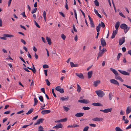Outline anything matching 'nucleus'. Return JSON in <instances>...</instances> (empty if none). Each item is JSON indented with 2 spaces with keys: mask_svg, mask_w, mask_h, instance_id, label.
<instances>
[{
  "mask_svg": "<svg viewBox=\"0 0 131 131\" xmlns=\"http://www.w3.org/2000/svg\"><path fill=\"white\" fill-rule=\"evenodd\" d=\"M110 69L115 74V78L116 79L119 80L122 82H123L124 81V80L121 78V77L118 76L119 74L116 71L112 68H110Z\"/></svg>",
  "mask_w": 131,
  "mask_h": 131,
  "instance_id": "obj_1",
  "label": "nucleus"
},
{
  "mask_svg": "<svg viewBox=\"0 0 131 131\" xmlns=\"http://www.w3.org/2000/svg\"><path fill=\"white\" fill-rule=\"evenodd\" d=\"M120 27L121 28L124 30V32L126 34L130 28V27H128L127 25L125 24L121 25Z\"/></svg>",
  "mask_w": 131,
  "mask_h": 131,
  "instance_id": "obj_2",
  "label": "nucleus"
},
{
  "mask_svg": "<svg viewBox=\"0 0 131 131\" xmlns=\"http://www.w3.org/2000/svg\"><path fill=\"white\" fill-rule=\"evenodd\" d=\"M96 94L100 97H103L105 95L104 92L101 90L96 91L95 92Z\"/></svg>",
  "mask_w": 131,
  "mask_h": 131,
  "instance_id": "obj_3",
  "label": "nucleus"
},
{
  "mask_svg": "<svg viewBox=\"0 0 131 131\" xmlns=\"http://www.w3.org/2000/svg\"><path fill=\"white\" fill-rule=\"evenodd\" d=\"M110 82L118 86L119 85V83L116 80L114 79H112L110 80Z\"/></svg>",
  "mask_w": 131,
  "mask_h": 131,
  "instance_id": "obj_4",
  "label": "nucleus"
},
{
  "mask_svg": "<svg viewBox=\"0 0 131 131\" xmlns=\"http://www.w3.org/2000/svg\"><path fill=\"white\" fill-rule=\"evenodd\" d=\"M62 127L63 126L62 124L61 123H59L57 124L55 126H54L53 127V128H55L57 130L59 128H62Z\"/></svg>",
  "mask_w": 131,
  "mask_h": 131,
  "instance_id": "obj_5",
  "label": "nucleus"
},
{
  "mask_svg": "<svg viewBox=\"0 0 131 131\" xmlns=\"http://www.w3.org/2000/svg\"><path fill=\"white\" fill-rule=\"evenodd\" d=\"M118 71L122 74L125 75H129L130 74L129 73L126 72L125 71L121 70H119Z\"/></svg>",
  "mask_w": 131,
  "mask_h": 131,
  "instance_id": "obj_6",
  "label": "nucleus"
},
{
  "mask_svg": "<svg viewBox=\"0 0 131 131\" xmlns=\"http://www.w3.org/2000/svg\"><path fill=\"white\" fill-rule=\"evenodd\" d=\"M112 110V108H108L105 109L104 110H101L100 111L103 112L105 113H107L109 112H111Z\"/></svg>",
  "mask_w": 131,
  "mask_h": 131,
  "instance_id": "obj_7",
  "label": "nucleus"
},
{
  "mask_svg": "<svg viewBox=\"0 0 131 131\" xmlns=\"http://www.w3.org/2000/svg\"><path fill=\"white\" fill-rule=\"evenodd\" d=\"M44 120L43 118H40L37 121L36 123L34 124V125H39L40 124V123H42L43 121Z\"/></svg>",
  "mask_w": 131,
  "mask_h": 131,
  "instance_id": "obj_8",
  "label": "nucleus"
},
{
  "mask_svg": "<svg viewBox=\"0 0 131 131\" xmlns=\"http://www.w3.org/2000/svg\"><path fill=\"white\" fill-rule=\"evenodd\" d=\"M78 101L79 102L85 104H87L89 103V101L85 99L79 100Z\"/></svg>",
  "mask_w": 131,
  "mask_h": 131,
  "instance_id": "obj_9",
  "label": "nucleus"
},
{
  "mask_svg": "<svg viewBox=\"0 0 131 131\" xmlns=\"http://www.w3.org/2000/svg\"><path fill=\"white\" fill-rule=\"evenodd\" d=\"M32 68H30L29 67H27V68L28 69H29L31 70V71H32V72L34 73H35L36 71V69L35 68V67L34 66V65L33 63H32Z\"/></svg>",
  "mask_w": 131,
  "mask_h": 131,
  "instance_id": "obj_10",
  "label": "nucleus"
},
{
  "mask_svg": "<svg viewBox=\"0 0 131 131\" xmlns=\"http://www.w3.org/2000/svg\"><path fill=\"white\" fill-rule=\"evenodd\" d=\"M125 42L124 37H123L121 39H120L119 40V44L120 45H121L123 44Z\"/></svg>",
  "mask_w": 131,
  "mask_h": 131,
  "instance_id": "obj_11",
  "label": "nucleus"
},
{
  "mask_svg": "<svg viewBox=\"0 0 131 131\" xmlns=\"http://www.w3.org/2000/svg\"><path fill=\"white\" fill-rule=\"evenodd\" d=\"M101 44L103 47H104L106 45V43L104 39L103 38H101Z\"/></svg>",
  "mask_w": 131,
  "mask_h": 131,
  "instance_id": "obj_12",
  "label": "nucleus"
},
{
  "mask_svg": "<svg viewBox=\"0 0 131 131\" xmlns=\"http://www.w3.org/2000/svg\"><path fill=\"white\" fill-rule=\"evenodd\" d=\"M131 112V106L127 107L126 110V114L127 115Z\"/></svg>",
  "mask_w": 131,
  "mask_h": 131,
  "instance_id": "obj_13",
  "label": "nucleus"
},
{
  "mask_svg": "<svg viewBox=\"0 0 131 131\" xmlns=\"http://www.w3.org/2000/svg\"><path fill=\"white\" fill-rule=\"evenodd\" d=\"M117 30H115L113 31L111 37V38L113 39L115 37V35L117 33Z\"/></svg>",
  "mask_w": 131,
  "mask_h": 131,
  "instance_id": "obj_14",
  "label": "nucleus"
},
{
  "mask_svg": "<svg viewBox=\"0 0 131 131\" xmlns=\"http://www.w3.org/2000/svg\"><path fill=\"white\" fill-rule=\"evenodd\" d=\"M51 111L49 110H42L41 112V113L43 115H45L49 113Z\"/></svg>",
  "mask_w": 131,
  "mask_h": 131,
  "instance_id": "obj_15",
  "label": "nucleus"
},
{
  "mask_svg": "<svg viewBox=\"0 0 131 131\" xmlns=\"http://www.w3.org/2000/svg\"><path fill=\"white\" fill-rule=\"evenodd\" d=\"M75 74L77 76L81 79H84V78L83 74L82 73H76Z\"/></svg>",
  "mask_w": 131,
  "mask_h": 131,
  "instance_id": "obj_16",
  "label": "nucleus"
},
{
  "mask_svg": "<svg viewBox=\"0 0 131 131\" xmlns=\"http://www.w3.org/2000/svg\"><path fill=\"white\" fill-rule=\"evenodd\" d=\"M103 118H99L98 117H96L92 119L93 121H100L103 120Z\"/></svg>",
  "mask_w": 131,
  "mask_h": 131,
  "instance_id": "obj_17",
  "label": "nucleus"
},
{
  "mask_svg": "<svg viewBox=\"0 0 131 131\" xmlns=\"http://www.w3.org/2000/svg\"><path fill=\"white\" fill-rule=\"evenodd\" d=\"M84 114V113L81 112L78 113L75 115V116L77 117H80L83 116Z\"/></svg>",
  "mask_w": 131,
  "mask_h": 131,
  "instance_id": "obj_18",
  "label": "nucleus"
},
{
  "mask_svg": "<svg viewBox=\"0 0 131 131\" xmlns=\"http://www.w3.org/2000/svg\"><path fill=\"white\" fill-rule=\"evenodd\" d=\"M100 83V81L99 80H96L94 82L93 84L94 86L96 87L97 85Z\"/></svg>",
  "mask_w": 131,
  "mask_h": 131,
  "instance_id": "obj_19",
  "label": "nucleus"
},
{
  "mask_svg": "<svg viewBox=\"0 0 131 131\" xmlns=\"http://www.w3.org/2000/svg\"><path fill=\"white\" fill-rule=\"evenodd\" d=\"M92 105L95 106H102L103 105L99 103H94Z\"/></svg>",
  "mask_w": 131,
  "mask_h": 131,
  "instance_id": "obj_20",
  "label": "nucleus"
},
{
  "mask_svg": "<svg viewBox=\"0 0 131 131\" xmlns=\"http://www.w3.org/2000/svg\"><path fill=\"white\" fill-rule=\"evenodd\" d=\"M93 74V71H89L88 73V78L89 79L92 76Z\"/></svg>",
  "mask_w": 131,
  "mask_h": 131,
  "instance_id": "obj_21",
  "label": "nucleus"
},
{
  "mask_svg": "<svg viewBox=\"0 0 131 131\" xmlns=\"http://www.w3.org/2000/svg\"><path fill=\"white\" fill-rule=\"evenodd\" d=\"M70 63L71 67H77L79 66L78 64H74L72 62H70Z\"/></svg>",
  "mask_w": 131,
  "mask_h": 131,
  "instance_id": "obj_22",
  "label": "nucleus"
},
{
  "mask_svg": "<svg viewBox=\"0 0 131 131\" xmlns=\"http://www.w3.org/2000/svg\"><path fill=\"white\" fill-rule=\"evenodd\" d=\"M3 36L11 38L14 37V36L12 35L5 34L3 35Z\"/></svg>",
  "mask_w": 131,
  "mask_h": 131,
  "instance_id": "obj_23",
  "label": "nucleus"
},
{
  "mask_svg": "<svg viewBox=\"0 0 131 131\" xmlns=\"http://www.w3.org/2000/svg\"><path fill=\"white\" fill-rule=\"evenodd\" d=\"M66 97V96H65V97H62L61 98L60 100L62 101H64L65 100H66L67 101L69 99V96H67Z\"/></svg>",
  "mask_w": 131,
  "mask_h": 131,
  "instance_id": "obj_24",
  "label": "nucleus"
},
{
  "mask_svg": "<svg viewBox=\"0 0 131 131\" xmlns=\"http://www.w3.org/2000/svg\"><path fill=\"white\" fill-rule=\"evenodd\" d=\"M46 39L47 41L48 44L49 45H50L51 44V40L50 38L48 37H47L46 38Z\"/></svg>",
  "mask_w": 131,
  "mask_h": 131,
  "instance_id": "obj_25",
  "label": "nucleus"
},
{
  "mask_svg": "<svg viewBox=\"0 0 131 131\" xmlns=\"http://www.w3.org/2000/svg\"><path fill=\"white\" fill-rule=\"evenodd\" d=\"M119 26V21L117 22L115 24V27L116 30H117L118 27Z\"/></svg>",
  "mask_w": 131,
  "mask_h": 131,
  "instance_id": "obj_26",
  "label": "nucleus"
},
{
  "mask_svg": "<svg viewBox=\"0 0 131 131\" xmlns=\"http://www.w3.org/2000/svg\"><path fill=\"white\" fill-rule=\"evenodd\" d=\"M34 110L33 108H31L28 111V112L26 113V114L27 115L31 113Z\"/></svg>",
  "mask_w": 131,
  "mask_h": 131,
  "instance_id": "obj_27",
  "label": "nucleus"
},
{
  "mask_svg": "<svg viewBox=\"0 0 131 131\" xmlns=\"http://www.w3.org/2000/svg\"><path fill=\"white\" fill-rule=\"evenodd\" d=\"M43 128L41 125H40L38 127V131H45L43 130Z\"/></svg>",
  "mask_w": 131,
  "mask_h": 131,
  "instance_id": "obj_28",
  "label": "nucleus"
},
{
  "mask_svg": "<svg viewBox=\"0 0 131 131\" xmlns=\"http://www.w3.org/2000/svg\"><path fill=\"white\" fill-rule=\"evenodd\" d=\"M104 53L101 50L98 53V57H101L104 54Z\"/></svg>",
  "mask_w": 131,
  "mask_h": 131,
  "instance_id": "obj_29",
  "label": "nucleus"
},
{
  "mask_svg": "<svg viewBox=\"0 0 131 131\" xmlns=\"http://www.w3.org/2000/svg\"><path fill=\"white\" fill-rule=\"evenodd\" d=\"M77 91L78 92H79L81 91V88L80 86L78 84H77Z\"/></svg>",
  "mask_w": 131,
  "mask_h": 131,
  "instance_id": "obj_30",
  "label": "nucleus"
},
{
  "mask_svg": "<svg viewBox=\"0 0 131 131\" xmlns=\"http://www.w3.org/2000/svg\"><path fill=\"white\" fill-rule=\"evenodd\" d=\"M100 24H99L98 25L96 28V29L97 32H99L100 31Z\"/></svg>",
  "mask_w": 131,
  "mask_h": 131,
  "instance_id": "obj_31",
  "label": "nucleus"
},
{
  "mask_svg": "<svg viewBox=\"0 0 131 131\" xmlns=\"http://www.w3.org/2000/svg\"><path fill=\"white\" fill-rule=\"evenodd\" d=\"M94 2L96 6H99V3L97 1V0H95V1H94Z\"/></svg>",
  "mask_w": 131,
  "mask_h": 131,
  "instance_id": "obj_32",
  "label": "nucleus"
},
{
  "mask_svg": "<svg viewBox=\"0 0 131 131\" xmlns=\"http://www.w3.org/2000/svg\"><path fill=\"white\" fill-rule=\"evenodd\" d=\"M115 129L116 131H123L119 127H116L115 128Z\"/></svg>",
  "mask_w": 131,
  "mask_h": 131,
  "instance_id": "obj_33",
  "label": "nucleus"
},
{
  "mask_svg": "<svg viewBox=\"0 0 131 131\" xmlns=\"http://www.w3.org/2000/svg\"><path fill=\"white\" fill-rule=\"evenodd\" d=\"M82 108L84 110H88L90 109V108L88 107L84 106Z\"/></svg>",
  "mask_w": 131,
  "mask_h": 131,
  "instance_id": "obj_34",
  "label": "nucleus"
},
{
  "mask_svg": "<svg viewBox=\"0 0 131 131\" xmlns=\"http://www.w3.org/2000/svg\"><path fill=\"white\" fill-rule=\"evenodd\" d=\"M39 100L41 102H43V96H41L39 97Z\"/></svg>",
  "mask_w": 131,
  "mask_h": 131,
  "instance_id": "obj_35",
  "label": "nucleus"
},
{
  "mask_svg": "<svg viewBox=\"0 0 131 131\" xmlns=\"http://www.w3.org/2000/svg\"><path fill=\"white\" fill-rule=\"evenodd\" d=\"M113 96V95L112 94V93L111 92L109 93V97L110 100H111L112 99V97Z\"/></svg>",
  "mask_w": 131,
  "mask_h": 131,
  "instance_id": "obj_36",
  "label": "nucleus"
},
{
  "mask_svg": "<svg viewBox=\"0 0 131 131\" xmlns=\"http://www.w3.org/2000/svg\"><path fill=\"white\" fill-rule=\"evenodd\" d=\"M100 27H102L103 28H104L105 27V25L104 23L101 21V24H100Z\"/></svg>",
  "mask_w": 131,
  "mask_h": 131,
  "instance_id": "obj_37",
  "label": "nucleus"
},
{
  "mask_svg": "<svg viewBox=\"0 0 131 131\" xmlns=\"http://www.w3.org/2000/svg\"><path fill=\"white\" fill-rule=\"evenodd\" d=\"M37 8H36L33 9L31 11V13L32 14H33L36 12L37 11Z\"/></svg>",
  "mask_w": 131,
  "mask_h": 131,
  "instance_id": "obj_38",
  "label": "nucleus"
},
{
  "mask_svg": "<svg viewBox=\"0 0 131 131\" xmlns=\"http://www.w3.org/2000/svg\"><path fill=\"white\" fill-rule=\"evenodd\" d=\"M63 108L64 109V111H66V112L70 110V108H69L65 106H63Z\"/></svg>",
  "mask_w": 131,
  "mask_h": 131,
  "instance_id": "obj_39",
  "label": "nucleus"
},
{
  "mask_svg": "<svg viewBox=\"0 0 131 131\" xmlns=\"http://www.w3.org/2000/svg\"><path fill=\"white\" fill-rule=\"evenodd\" d=\"M67 120V118H65L63 119H60L61 122H65Z\"/></svg>",
  "mask_w": 131,
  "mask_h": 131,
  "instance_id": "obj_40",
  "label": "nucleus"
},
{
  "mask_svg": "<svg viewBox=\"0 0 131 131\" xmlns=\"http://www.w3.org/2000/svg\"><path fill=\"white\" fill-rule=\"evenodd\" d=\"M61 86H59L56 87L55 88V89L57 91H59L61 89Z\"/></svg>",
  "mask_w": 131,
  "mask_h": 131,
  "instance_id": "obj_41",
  "label": "nucleus"
},
{
  "mask_svg": "<svg viewBox=\"0 0 131 131\" xmlns=\"http://www.w3.org/2000/svg\"><path fill=\"white\" fill-rule=\"evenodd\" d=\"M122 55V54L121 53H119L118 54L117 57V59L118 60H119L121 56Z\"/></svg>",
  "mask_w": 131,
  "mask_h": 131,
  "instance_id": "obj_42",
  "label": "nucleus"
},
{
  "mask_svg": "<svg viewBox=\"0 0 131 131\" xmlns=\"http://www.w3.org/2000/svg\"><path fill=\"white\" fill-rule=\"evenodd\" d=\"M89 127L88 126H85L83 129V131H88Z\"/></svg>",
  "mask_w": 131,
  "mask_h": 131,
  "instance_id": "obj_43",
  "label": "nucleus"
},
{
  "mask_svg": "<svg viewBox=\"0 0 131 131\" xmlns=\"http://www.w3.org/2000/svg\"><path fill=\"white\" fill-rule=\"evenodd\" d=\"M45 81L46 82L47 85L48 86H49L50 84V83L48 80V79H46Z\"/></svg>",
  "mask_w": 131,
  "mask_h": 131,
  "instance_id": "obj_44",
  "label": "nucleus"
},
{
  "mask_svg": "<svg viewBox=\"0 0 131 131\" xmlns=\"http://www.w3.org/2000/svg\"><path fill=\"white\" fill-rule=\"evenodd\" d=\"M52 93L53 94V95L55 97H56L57 96H56V94L54 93V89H52Z\"/></svg>",
  "mask_w": 131,
  "mask_h": 131,
  "instance_id": "obj_45",
  "label": "nucleus"
},
{
  "mask_svg": "<svg viewBox=\"0 0 131 131\" xmlns=\"http://www.w3.org/2000/svg\"><path fill=\"white\" fill-rule=\"evenodd\" d=\"M43 67L44 69L47 68L49 67V66L47 64H45L43 65Z\"/></svg>",
  "mask_w": 131,
  "mask_h": 131,
  "instance_id": "obj_46",
  "label": "nucleus"
},
{
  "mask_svg": "<svg viewBox=\"0 0 131 131\" xmlns=\"http://www.w3.org/2000/svg\"><path fill=\"white\" fill-rule=\"evenodd\" d=\"M34 22L35 25L37 27L39 28H40V26L36 22V21L35 20L34 21Z\"/></svg>",
  "mask_w": 131,
  "mask_h": 131,
  "instance_id": "obj_47",
  "label": "nucleus"
},
{
  "mask_svg": "<svg viewBox=\"0 0 131 131\" xmlns=\"http://www.w3.org/2000/svg\"><path fill=\"white\" fill-rule=\"evenodd\" d=\"M59 91L60 93H63L64 92V89L62 88Z\"/></svg>",
  "mask_w": 131,
  "mask_h": 131,
  "instance_id": "obj_48",
  "label": "nucleus"
},
{
  "mask_svg": "<svg viewBox=\"0 0 131 131\" xmlns=\"http://www.w3.org/2000/svg\"><path fill=\"white\" fill-rule=\"evenodd\" d=\"M72 27L74 31L75 32H77V30L75 28V26L74 24H73L72 25Z\"/></svg>",
  "mask_w": 131,
  "mask_h": 131,
  "instance_id": "obj_49",
  "label": "nucleus"
},
{
  "mask_svg": "<svg viewBox=\"0 0 131 131\" xmlns=\"http://www.w3.org/2000/svg\"><path fill=\"white\" fill-rule=\"evenodd\" d=\"M20 41L21 42L23 43L24 45H25L26 44V41L23 39H21Z\"/></svg>",
  "mask_w": 131,
  "mask_h": 131,
  "instance_id": "obj_50",
  "label": "nucleus"
},
{
  "mask_svg": "<svg viewBox=\"0 0 131 131\" xmlns=\"http://www.w3.org/2000/svg\"><path fill=\"white\" fill-rule=\"evenodd\" d=\"M119 15L120 16L124 18H125L126 17L122 13H119Z\"/></svg>",
  "mask_w": 131,
  "mask_h": 131,
  "instance_id": "obj_51",
  "label": "nucleus"
},
{
  "mask_svg": "<svg viewBox=\"0 0 131 131\" xmlns=\"http://www.w3.org/2000/svg\"><path fill=\"white\" fill-rule=\"evenodd\" d=\"M65 7L66 8V9L67 10L68 9V4H67V1L66 2V5H65Z\"/></svg>",
  "mask_w": 131,
  "mask_h": 131,
  "instance_id": "obj_52",
  "label": "nucleus"
},
{
  "mask_svg": "<svg viewBox=\"0 0 131 131\" xmlns=\"http://www.w3.org/2000/svg\"><path fill=\"white\" fill-rule=\"evenodd\" d=\"M61 38L62 39H63L64 40H65L66 36L64 35L63 34H62L61 35Z\"/></svg>",
  "mask_w": 131,
  "mask_h": 131,
  "instance_id": "obj_53",
  "label": "nucleus"
},
{
  "mask_svg": "<svg viewBox=\"0 0 131 131\" xmlns=\"http://www.w3.org/2000/svg\"><path fill=\"white\" fill-rule=\"evenodd\" d=\"M123 85L126 86L127 88L130 89H131V86L125 84H123Z\"/></svg>",
  "mask_w": 131,
  "mask_h": 131,
  "instance_id": "obj_54",
  "label": "nucleus"
},
{
  "mask_svg": "<svg viewBox=\"0 0 131 131\" xmlns=\"http://www.w3.org/2000/svg\"><path fill=\"white\" fill-rule=\"evenodd\" d=\"M89 125L90 126L95 127L96 126V125L94 124H90Z\"/></svg>",
  "mask_w": 131,
  "mask_h": 131,
  "instance_id": "obj_55",
  "label": "nucleus"
},
{
  "mask_svg": "<svg viewBox=\"0 0 131 131\" xmlns=\"http://www.w3.org/2000/svg\"><path fill=\"white\" fill-rule=\"evenodd\" d=\"M90 24L91 25V27H95V25L93 22L90 23Z\"/></svg>",
  "mask_w": 131,
  "mask_h": 131,
  "instance_id": "obj_56",
  "label": "nucleus"
},
{
  "mask_svg": "<svg viewBox=\"0 0 131 131\" xmlns=\"http://www.w3.org/2000/svg\"><path fill=\"white\" fill-rule=\"evenodd\" d=\"M19 58L23 62H24V63H26V62L24 60V59H23V58L22 57H19Z\"/></svg>",
  "mask_w": 131,
  "mask_h": 131,
  "instance_id": "obj_57",
  "label": "nucleus"
},
{
  "mask_svg": "<svg viewBox=\"0 0 131 131\" xmlns=\"http://www.w3.org/2000/svg\"><path fill=\"white\" fill-rule=\"evenodd\" d=\"M59 13L63 17H65V15L62 12H59Z\"/></svg>",
  "mask_w": 131,
  "mask_h": 131,
  "instance_id": "obj_58",
  "label": "nucleus"
},
{
  "mask_svg": "<svg viewBox=\"0 0 131 131\" xmlns=\"http://www.w3.org/2000/svg\"><path fill=\"white\" fill-rule=\"evenodd\" d=\"M47 70H44L45 74L46 76H47Z\"/></svg>",
  "mask_w": 131,
  "mask_h": 131,
  "instance_id": "obj_59",
  "label": "nucleus"
},
{
  "mask_svg": "<svg viewBox=\"0 0 131 131\" xmlns=\"http://www.w3.org/2000/svg\"><path fill=\"white\" fill-rule=\"evenodd\" d=\"M24 112V111L23 110H21L20 111L17 112V114H21V113Z\"/></svg>",
  "mask_w": 131,
  "mask_h": 131,
  "instance_id": "obj_60",
  "label": "nucleus"
},
{
  "mask_svg": "<svg viewBox=\"0 0 131 131\" xmlns=\"http://www.w3.org/2000/svg\"><path fill=\"white\" fill-rule=\"evenodd\" d=\"M10 113V111H7L4 112V114H8Z\"/></svg>",
  "mask_w": 131,
  "mask_h": 131,
  "instance_id": "obj_61",
  "label": "nucleus"
},
{
  "mask_svg": "<svg viewBox=\"0 0 131 131\" xmlns=\"http://www.w3.org/2000/svg\"><path fill=\"white\" fill-rule=\"evenodd\" d=\"M21 15H22L23 17H26V16L25 15V12H23V13H21Z\"/></svg>",
  "mask_w": 131,
  "mask_h": 131,
  "instance_id": "obj_62",
  "label": "nucleus"
},
{
  "mask_svg": "<svg viewBox=\"0 0 131 131\" xmlns=\"http://www.w3.org/2000/svg\"><path fill=\"white\" fill-rule=\"evenodd\" d=\"M122 51L123 52H124L126 51V49L125 47H123L122 48Z\"/></svg>",
  "mask_w": 131,
  "mask_h": 131,
  "instance_id": "obj_63",
  "label": "nucleus"
},
{
  "mask_svg": "<svg viewBox=\"0 0 131 131\" xmlns=\"http://www.w3.org/2000/svg\"><path fill=\"white\" fill-rule=\"evenodd\" d=\"M41 91L44 94H45V88H42L41 89Z\"/></svg>",
  "mask_w": 131,
  "mask_h": 131,
  "instance_id": "obj_64",
  "label": "nucleus"
}]
</instances>
